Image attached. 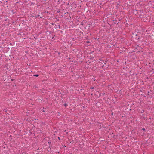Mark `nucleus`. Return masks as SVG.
Instances as JSON below:
<instances>
[{
  "instance_id": "f03ea898",
  "label": "nucleus",
  "mask_w": 154,
  "mask_h": 154,
  "mask_svg": "<svg viewBox=\"0 0 154 154\" xmlns=\"http://www.w3.org/2000/svg\"><path fill=\"white\" fill-rule=\"evenodd\" d=\"M64 106H65V107H66V106H67V105L66 104V103H65L64 104Z\"/></svg>"
},
{
  "instance_id": "7ed1b4c3",
  "label": "nucleus",
  "mask_w": 154,
  "mask_h": 154,
  "mask_svg": "<svg viewBox=\"0 0 154 154\" xmlns=\"http://www.w3.org/2000/svg\"><path fill=\"white\" fill-rule=\"evenodd\" d=\"M142 130H143V131H145V129L144 128H143L142 129Z\"/></svg>"
},
{
  "instance_id": "f257e3e1",
  "label": "nucleus",
  "mask_w": 154,
  "mask_h": 154,
  "mask_svg": "<svg viewBox=\"0 0 154 154\" xmlns=\"http://www.w3.org/2000/svg\"><path fill=\"white\" fill-rule=\"evenodd\" d=\"M34 76L38 77V75L37 74L34 75Z\"/></svg>"
},
{
  "instance_id": "20e7f679",
  "label": "nucleus",
  "mask_w": 154,
  "mask_h": 154,
  "mask_svg": "<svg viewBox=\"0 0 154 154\" xmlns=\"http://www.w3.org/2000/svg\"><path fill=\"white\" fill-rule=\"evenodd\" d=\"M88 42H88H89V41H88V42Z\"/></svg>"
}]
</instances>
